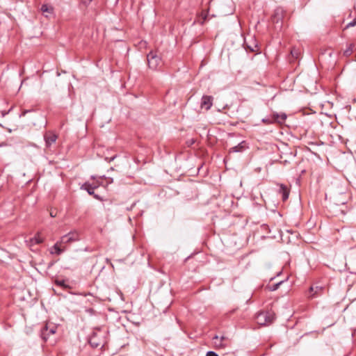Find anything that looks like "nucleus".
<instances>
[{"mask_svg": "<svg viewBox=\"0 0 356 356\" xmlns=\"http://www.w3.org/2000/svg\"><path fill=\"white\" fill-rule=\"evenodd\" d=\"M248 145L245 141H242L238 145L232 147L229 149V153L232 152H242L248 148Z\"/></svg>", "mask_w": 356, "mask_h": 356, "instance_id": "1a4fd4ad", "label": "nucleus"}, {"mask_svg": "<svg viewBox=\"0 0 356 356\" xmlns=\"http://www.w3.org/2000/svg\"><path fill=\"white\" fill-rule=\"evenodd\" d=\"M79 240V233L76 231L71 232L66 235H64L60 238V243H63L64 244L70 243L74 241H76Z\"/></svg>", "mask_w": 356, "mask_h": 356, "instance_id": "39448f33", "label": "nucleus"}, {"mask_svg": "<svg viewBox=\"0 0 356 356\" xmlns=\"http://www.w3.org/2000/svg\"><path fill=\"white\" fill-rule=\"evenodd\" d=\"M291 53L293 56H295L296 58L298 57V51L296 50L293 49V50H291Z\"/></svg>", "mask_w": 356, "mask_h": 356, "instance_id": "aec40b11", "label": "nucleus"}, {"mask_svg": "<svg viewBox=\"0 0 356 356\" xmlns=\"http://www.w3.org/2000/svg\"><path fill=\"white\" fill-rule=\"evenodd\" d=\"M64 244L63 243H60V241H58L52 248V249L54 250V251H51V253L54 254H56L58 255L60 254L63 251H64V249H62L61 248V246L62 245Z\"/></svg>", "mask_w": 356, "mask_h": 356, "instance_id": "9b49d317", "label": "nucleus"}, {"mask_svg": "<svg viewBox=\"0 0 356 356\" xmlns=\"http://www.w3.org/2000/svg\"><path fill=\"white\" fill-rule=\"evenodd\" d=\"M99 187V185H90V182H86L84 183L81 188L87 191V192L95 197V198L99 200V197L98 195L95 194L94 191L95 189Z\"/></svg>", "mask_w": 356, "mask_h": 356, "instance_id": "423d86ee", "label": "nucleus"}, {"mask_svg": "<svg viewBox=\"0 0 356 356\" xmlns=\"http://www.w3.org/2000/svg\"><path fill=\"white\" fill-rule=\"evenodd\" d=\"M26 113H27V111H24V112L22 113V115H24Z\"/></svg>", "mask_w": 356, "mask_h": 356, "instance_id": "393cba45", "label": "nucleus"}, {"mask_svg": "<svg viewBox=\"0 0 356 356\" xmlns=\"http://www.w3.org/2000/svg\"><path fill=\"white\" fill-rule=\"evenodd\" d=\"M213 343L216 348H225L229 346V340L227 337L222 336L219 337L216 335L213 337Z\"/></svg>", "mask_w": 356, "mask_h": 356, "instance_id": "7ed1b4c3", "label": "nucleus"}, {"mask_svg": "<svg viewBox=\"0 0 356 356\" xmlns=\"http://www.w3.org/2000/svg\"><path fill=\"white\" fill-rule=\"evenodd\" d=\"M56 284L58 286H63V287H65L66 285L65 284V281L64 280H56Z\"/></svg>", "mask_w": 356, "mask_h": 356, "instance_id": "f3484780", "label": "nucleus"}, {"mask_svg": "<svg viewBox=\"0 0 356 356\" xmlns=\"http://www.w3.org/2000/svg\"><path fill=\"white\" fill-rule=\"evenodd\" d=\"M90 185H99L100 186V182L98 180H94L92 183H90Z\"/></svg>", "mask_w": 356, "mask_h": 356, "instance_id": "412c9836", "label": "nucleus"}, {"mask_svg": "<svg viewBox=\"0 0 356 356\" xmlns=\"http://www.w3.org/2000/svg\"><path fill=\"white\" fill-rule=\"evenodd\" d=\"M147 64L150 69L155 70L161 65V59L156 52L150 51L147 56Z\"/></svg>", "mask_w": 356, "mask_h": 356, "instance_id": "f03ea898", "label": "nucleus"}, {"mask_svg": "<svg viewBox=\"0 0 356 356\" xmlns=\"http://www.w3.org/2000/svg\"><path fill=\"white\" fill-rule=\"evenodd\" d=\"M272 117L275 122L282 124L285 121L286 118V115L285 113H273Z\"/></svg>", "mask_w": 356, "mask_h": 356, "instance_id": "9d476101", "label": "nucleus"}, {"mask_svg": "<svg viewBox=\"0 0 356 356\" xmlns=\"http://www.w3.org/2000/svg\"><path fill=\"white\" fill-rule=\"evenodd\" d=\"M323 290V287L321 286H312L310 288V292H314L312 294H311V298H315L321 291Z\"/></svg>", "mask_w": 356, "mask_h": 356, "instance_id": "4468645a", "label": "nucleus"}, {"mask_svg": "<svg viewBox=\"0 0 356 356\" xmlns=\"http://www.w3.org/2000/svg\"><path fill=\"white\" fill-rule=\"evenodd\" d=\"M206 356H218V355L213 351H209L207 352Z\"/></svg>", "mask_w": 356, "mask_h": 356, "instance_id": "6ab92c4d", "label": "nucleus"}, {"mask_svg": "<svg viewBox=\"0 0 356 356\" xmlns=\"http://www.w3.org/2000/svg\"><path fill=\"white\" fill-rule=\"evenodd\" d=\"M28 245L31 246L33 243L39 244L43 242V238L38 234L34 238L26 241Z\"/></svg>", "mask_w": 356, "mask_h": 356, "instance_id": "f8f14e48", "label": "nucleus"}, {"mask_svg": "<svg viewBox=\"0 0 356 356\" xmlns=\"http://www.w3.org/2000/svg\"><path fill=\"white\" fill-rule=\"evenodd\" d=\"M213 97L209 95H204L202 98L201 108L209 110L212 106Z\"/></svg>", "mask_w": 356, "mask_h": 356, "instance_id": "0eeeda50", "label": "nucleus"}, {"mask_svg": "<svg viewBox=\"0 0 356 356\" xmlns=\"http://www.w3.org/2000/svg\"><path fill=\"white\" fill-rule=\"evenodd\" d=\"M92 0H82V3L85 5H88L90 3Z\"/></svg>", "mask_w": 356, "mask_h": 356, "instance_id": "4be33fe9", "label": "nucleus"}, {"mask_svg": "<svg viewBox=\"0 0 356 356\" xmlns=\"http://www.w3.org/2000/svg\"><path fill=\"white\" fill-rule=\"evenodd\" d=\"M280 284H281V283H278V284H277L273 287V290H275V289H277V286H278Z\"/></svg>", "mask_w": 356, "mask_h": 356, "instance_id": "b1692460", "label": "nucleus"}, {"mask_svg": "<svg viewBox=\"0 0 356 356\" xmlns=\"http://www.w3.org/2000/svg\"><path fill=\"white\" fill-rule=\"evenodd\" d=\"M356 25V18L351 22L348 23L347 25H346V27L348 28V27H352V26H354Z\"/></svg>", "mask_w": 356, "mask_h": 356, "instance_id": "a211bd4d", "label": "nucleus"}, {"mask_svg": "<svg viewBox=\"0 0 356 356\" xmlns=\"http://www.w3.org/2000/svg\"><path fill=\"white\" fill-rule=\"evenodd\" d=\"M354 45L353 44H350L349 47L344 51L343 54L346 56H349L353 51Z\"/></svg>", "mask_w": 356, "mask_h": 356, "instance_id": "2eb2a0df", "label": "nucleus"}, {"mask_svg": "<svg viewBox=\"0 0 356 356\" xmlns=\"http://www.w3.org/2000/svg\"><path fill=\"white\" fill-rule=\"evenodd\" d=\"M56 326L54 324H46L41 330V336L44 340H47L50 334H54L56 332Z\"/></svg>", "mask_w": 356, "mask_h": 356, "instance_id": "20e7f679", "label": "nucleus"}, {"mask_svg": "<svg viewBox=\"0 0 356 356\" xmlns=\"http://www.w3.org/2000/svg\"><path fill=\"white\" fill-rule=\"evenodd\" d=\"M57 136L52 132H48L44 135V140L46 145L50 147L53 143L56 142Z\"/></svg>", "mask_w": 356, "mask_h": 356, "instance_id": "6e6552de", "label": "nucleus"}, {"mask_svg": "<svg viewBox=\"0 0 356 356\" xmlns=\"http://www.w3.org/2000/svg\"><path fill=\"white\" fill-rule=\"evenodd\" d=\"M280 193L282 194V200H286L289 197V190L286 186L283 184L280 185Z\"/></svg>", "mask_w": 356, "mask_h": 356, "instance_id": "ddd939ff", "label": "nucleus"}, {"mask_svg": "<svg viewBox=\"0 0 356 356\" xmlns=\"http://www.w3.org/2000/svg\"><path fill=\"white\" fill-rule=\"evenodd\" d=\"M52 8L48 6L47 5H42L41 7V10L42 13H51L52 12Z\"/></svg>", "mask_w": 356, "mask_h": 356, "instance_id": "dca6fc26", "label": "nucleus"}, {"mask_svg": "<svg viewBox=\"0 0 356 356\" xmlns=\"http://www.w3.org/2000/svg\"><path fill=\"white\" fill-rule=\"evenodd\" d=\"M275 319V314L272 311L262 312L257 314L256 321L258 324L267 325L273 323Z\"/></svg>", "mask_w": 356, "mask_h": 356, "instance_id": "f257e3e1", "label": "nucleus"}, {"mask_svg": "<svg viewBox=\"0 0 356 356\" xmlns=\"http://www.w3.org/2000/svg\"><path fill=\"white\" fill-rule=\"evenodd\" d=\"M90 344L92 346H95V347H97L98 346V343H96V341H92V339L90 340Z\"/></svg>", "mask_w": 356, "mask_h": 356, "instance_id": "5701e85b", "label": "nucleus"}]
</instances>
